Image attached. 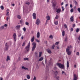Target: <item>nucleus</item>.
Instances as JSON below:
<instances>
[{
  "mask_svg": "<svg viewBox=\"0 0 80 80\" xmlns=\"http://www.w3.org/2000/svg\"><path fill=\"white\" fill-rule=\"evenodd\" d=\"M72 46L70 45L68 46L66 48V52L68 55H70L72 54V51L70 50Z\"/></svg>",
  "mask_w": 80,
  "mask_h": 80,
  "instance_id": "1",
  "label": "nucleus"
},
{
  "mask_svg": "<svg viewBox=\"0 0 80 80\" xmlns=\"http://www.w3.org/2000/svg\"><path fill=\"white\" fill-rule=\"evenodd\" d=\"M56 65L57 66H58L60 68L62 69L63 70H65V65H64V64L58 62L57 63Z\"/></svg>",
  "mask_w": 80,
  "mask_h": 80,
  "instance_id": "2",
  "label": "nucleus"
},
{
  "mask_svg": "<svg viewBox=\"0 0 80 80\" xmlns=\"http://www.w3.org/2000/svg\"><path fill=\"white\" fill-rule=\"evenodd\" d=\"M32 45H33V47L32 48V51H34V50L35 49V48H36V46L37 45V43L33 42L32 43Z\"/></svg>",
  "mask_w": 80,
  "mask_h": 80,
  "instance_id": "3",
  "label": "nucleus"
},
{
  "mask_svg": "<svg viewBox=\"0 0 80 80\" xmlns=\"http://www.w3.org/2000/svg\"><path fill=\"white\" fill-rule=\"evenodd\" d=\"M30 42L29 41L27 46L25 48L27 52H28V51H29V48H30Z\"/></svg>",
  "mask_w": 80,
  "mask_h": 80,
  "instance_id": "4",
  "label": "nucleus"
},
{
  "mask_svg": "<svg viewBox=\"0 0 80 80\" xmlns=\"http://www.w3.org/2000/svg\"><path fill=\"white\" fill-rule=\"evenodd\" d=\"M53 74L54 77H57V74H58V71H53Z\"/></svg>",
  "mask_w": 80,
  "mask_h": 80,
  "instance_id": "5",
  "label": "nucleus"
},
{
  "mask_svg": "<svg viewBox=\"0 0 80 80\" xmlns=\"http://www.w3.org/2000/svg\"><path fill=\"white\" fill-rule=\"evenodd\" d=\"M13 37L15 42H16L17 40V34L16 33H14L13 34Z\"/></svg>",
  "mask_w": 80,
  "mask_h": 80,
  "instance_id": "6",
  "label": "nucleus"
},
{
  "mask_svg": "<svg viewBox=\"0 0 80 80\" xmlns=\"http://www.w3.org/2000/svg\"><path fill=\"white\" fill-rule=\"evenodd\" d=\"M56 5H57V2H55L52 3V7L54 8H55L56 6Z\"/></svg>",
  "mask_w": 80,
  "mask_h": 80,
  "instance_id": "7",
  "label": "nucleus"
},
{
  "mask_svg": "<svg viewBox=\"0 0 80 80\" xmlns=\"http://www.w3.org/2000/svg\"><path fill=\"white\" fill-rule=\"evenodd\" d=\"M36 24L37 25H39V24L40 23V19H38L36 22Z\"/></svg>",
  "mask_w": 80,
  "mask_h": 80,
  "instance_id": "8",
  "label": "nucleus"
},
{
  "mask_svg": "<svg viewBox=\"0 0 80 80\" xmlns=\"http://www.w3.org/2000/svg\"><path fill=\"white\" fill-rule=\"evenodd\" d=\"M74 77L73 80H77V75L76 74H74Z\"/></svg>",
  "mask_w": 80,
  "mask_h": 80,
  "instance_id": "9",
  "label": "nucleus"
},
{
  "mask_svg": "<svg viewBox=\"0 0 80 80\" xmlns=\"http://www.w3.org/2000/svg\"><path fill=\"white\" fill-rule=\"evenodd\" d=\"M70 21L72 22H73V21H74V19H73V16H72L70 18Z\"/></svg>",
  "mask_w": 80,
  "mask_h": 80,
  "instance_id": "10",
  "label": "nucleus"
},
{
  "mask_svg": "<svg viewBox=\"0 0 80 80\" xmlns=\"http://www.w3.org/2000/svg\"><path fill=\"white\" fill-rule=\"evenodd\" d=\"M47 52L48 53H49V54H51V53H52V51H51V50H50L49 49H47L46 50Z\"/></svg>",
  "mask_w": 80,
  "mask_h": 80,
  "instance_id": "11",
  "label": "nucleus"
},
{
  "mask_svg": "<svg viewBox=\"0 0 80 80\" xmlns=\"http://www.w3.org/2000/svg\"><path fill=\"white\" fill-rule=\"evenodd\" d=\"M34 40H35V37L34 36H33L32 38L31 39V42H33Z\"/></svg>",
  "mask_w": 80,
  "mask_h": 80,
  "instance_id": "12",
  "label": "nucleus"
},
{
  "mask_svg": "<svg viewBox=\"0 0 80 80\" xmlns=\"http://www.w3.org/2000/svg\"><path fill=\"white\" fill-rule=\"evenodd\" d=\"M32 16L33 18H34V19H36V14L35 13H33L32 14Z\"/></svg>",
  "mask_w": 80,
  "mask_h": 80,
  "instance_id": "13",
  "label": "nucleus"
},
{
  "mask_svg": "<svg viewBox=\"0 0 80 80\" xmlns=\"http://www.w3.org/2000/svg\"><path fill=\"white\" fill-rule=\"evenodd\" d=\"M37 37L38 38H40V32H37Z\"/></svg>",
  "mask_w": 80,
  "mask_h": 80,
  "instance_id": "14",
  "label": "nucleus"
},
{
  "mask_svg": "<svg viewBox=\"0 0 80 80\" xmlns=\"http://www.w3.org/2000/svg\"><path fill=\"white\" fill-rule=\"evenodd\" d=\"M5 48H6V50H7L8 49V45H7V43H6L5 45Z\"/></svg>",
  "mask_w": 80,
  "mask_h": 80,
  "instance_id": "15",
  "label": "nucleus"
},
{
  "mask_svg": "<svg viewBox=\"0 0 80 80\" xmlns=\"http://www.w3.org/2000/svg\"><path fill=\"white\" fill-rule=\"evenodd\" d=\"M61 12V9H60V8L58 9L56 11V12H57V13H60V12Z\"/></svg>",
  "mask_w": 80,
  "mask_h": 80,
  "instance_id": "16",
  "label": "nucleus"
},
{
  "mask_svg": "<svg viewBox=\"0 0 80 80\" xmlns=\"http://www.w3.org/2000/svg\"><path fill=\"white\" fill-rule=\"evenodd\" d=\"M6 16L8 17H10V13L8 12H7L6 13Z\"/></svg>",
  "mask_w": 80,
  "mask_h": 80,
  "instance_id": "17",
  "label": "nucleus"
},
{
  "mask_svg": "<svg viewBox=\"0 0 80 80\" xmlns=\"http://www.w3.org/2000/svg\"><path fill=\"white\" fill-rule=\"evenodd\" d=\"M69 62H68V61H67V68H68L69 67Z\"/></svg>",
  "mask_w": 80,
  "mask_h": 80,
  "instance_id": "18",
  "label": "nucleus"
},
{
  "mask_svg": "<svg viewBox=\"0 0 80 80\" xmlns=\"http://www.w3.org/2000/svg\"><path fill=\"white\" fill-rule=\"evenodd\" d=\"M62 36L63 37H64L65 36V31H63L62 32Z\"/></svg>",
  "mask_w": 80,
  "mask_h": 80,
  "instance_id": "19",
  "label": "nucleus"
},
{
  "mask_svg": "<svg viewBox=\"0 0 80 80\" xmlns=\"http://www.w3.org/2000/svg\"><path fill=\"white\" fill-rule=\"evenodd\" d=\"M20 27V25H18L16 26V29H19V28Z\"/></svg>",
  "mask_w": 80,
  "mask_h": 80,
  "instance_id": "20",
  "label": "nucleus"
},
{
  "mask_svg": "<svg viewBox=\"0 0 80 80\" xmlns=\"http://www.w3.org/2000/svg\"><path fill=\"white\" fill-rule=\"evenodd\" d=\"M7 61H8V60H10V57L8 56L7 57V58L6 59Z\"/></svg>",
  "mask_w": 80,
  "mask_h": 80,
  "instance_id": "21",
  "label": "nucleus"
},
{
  "mask_svg": "<svg viewBox=\"0 0 80 80\" xmlns=\"http://www.w3.org/2000/svg\"><path fill=\"white\" fill-rule=\"evenodd\" d=\"M46 18L48 20H50V17L49 16H48L46 17Z\"/></svg>",
  "mask_w": 80,
  "mask_h": 80,
  "instance_id": "22",
  "label": "nucleus"
},
{
  "mask_svg": "<svg viewBox=\"0 0 80 80\" xmlns=\"http://www.w3.org/2000/svg\"><path fill=\"white\" fill-rule=\"evenodd\" d=\"M43 60V58L41 57L39 59V62H40V61H42Z\"/></svg>",
  "mask_w": 80,
  "mask_h": 80,
  "instance_id": "23",
  "label": "nucleus"
},
{
  "mask_svg": "<svg viewBox=\"0 0 80 80\" xmlns=\"http://www.w3.org/2000/svg\"><path fill=\"white\" fill-rule=\"evenodd\" d=\"M21 68H22V69H24V70H28V68H26L24 67V66H22Z\"/></svg>",
  "mask_w": 80,
  "mask_h": 80,
  "instance_id": "24",
  "label": "nucleus"
},
{
  "mask_svg": "<svg viewBox=\"0 0 80 80\" xmlns=\"http://www.w3.org/2000/svg\"><path fill=\"white\" fill-rule=\"evenodd\" d=\"M58 21H56L55 22H54V24L56 25H58Z\"/></svg>",
  "mask_w": 80,
  "mask_h": 80,
  "instance_id": "25",
  "label": "nucleus"
},
{
  "mask_svg": "<svg viewBox=\"0 0 80 80\" xmlns=\"http://www.w3.org/2000/svg\"><path fill=\"white\" fill-rule=\"evenodd\" d=\"M42 52H39V57H41V56H42Z\"/></svg>",
  "mask_w": 80,
  "mask_h": 80,
  "instance_id": "26",
  "label": "nucleus"
},
{
  "mask_svg": "<svg viewBox=\"0 0 80 80\" xmlns=\"http://www.w3.org/2000/svg\"><path fill=\"white\" fill-rule=\"evenodd\" d=\"M27 77L28 78V79H29L30 78V76L29 75H27Z\"/></svg>",
  "mask_w": 80,
  "mask_h": 80,
  "instance_id": "27",
  "label": "nucleus"
},
{
  "mask_svg": "<svg viewBox=\"0 0 80 80\" xmlns=\"http://www.w3.org/2000/svg\"><path fill=\"white\" fill-rule=\"evenodd\" d=\"M59 18V16H58V15H56V17L55 18V19H58V18Z\"/></svg>",
  "mask_w": 80,
  "mask_h": 80,
  "instance_id": "28",
  "label": "nucleus"
},
{
  "mask_svg": "<svg viewBox=\"0 0 80 80\" xmlns=\"http://www.w3.org/2000/svg\"><path fill=\"white\" fill-rule=\"evenodd\" d=\"M3 28H4V26H2L0 28V29L1 30H3Z\"/></svg>",
  "mask_w": 80,
  "mask_h": 80,
  "instance_id": "29",
  "label": "nucleus"
},
{
  "mask_svg": "<svg viewBox=\"0 0 80 80\" xmlns=\"http://www.w3.org/2000/svg\"><path fill=\"white\" fill-rule=\"evenodd\" d=\"M17 18H18V19H21V16L19 15H18L17 16Z\"/></svg>",
  "mask_w": 80,
  "mask_h": 80,
  "instance_id": "30",
  "label": "nucleus"
},
{
  "mask_svg": "<svg viewBox=\"0 0 80 80\" xmlns=\"http://www.w3.org/2000/svg\"><path fill=\"white\" fill-rule=\"evenodd\" d=\"M60 77L59 76H57L56 77V79L57 80H60Z\"/></svg>",
  "mask_w": 80,
  "mask_h": 80,
  "instance_id": "31",
  "label": "nucleus"
},
{
  "mask_svg": "<svg viewBox=\"0 0 80 80\" xmlns=\"http://www.w3.org/2000/svg\"><path fill=\"white\" fill-rule=\"evenodd\" d=\"M49 38H51V39H53V36L52 35H50L49 36Z\"/></svg>",
  "mask_w": 80,
  "mask_h": 80,
  "instance_id": "32",
  "label": "nucleus"
},
{
  "mask_svg": "<svg viewBox=\"0 0 80 80\" xmlns=\"http://www.w3.org/2000/svg\"><path fill=\"white\" fill-rule=\"evenodd\" d=\"M24 60H28V58H24Z\"/></svg>",
  "mask_w": 80,
  "mask_h": 80,
  "instance_id": "33",
  "label": "nucleus"
},
{
  "mask_svg": "<svg viewBox=\"0 0 80 80\" xmlns=\"http://www.w3.org/2000/svg\"><path fill=\"white\" fill-rule=\"evenodd\" d=\"M1 8L2 10H3V9H4V7H3V6H1Z\"/></svg>",
  "mask_w": 80,
  "mask_h": 80,
  "instance_id": "34",
  "label": "nucleus"
},
{
  "mask_svg": "<svg viewBox=\"0 0 80 80\" xmlns=\"http://www.w3.org/2000/svg\"><path fill=\"white\" fill-rule=\"evenodd\" d=\"M55 47V44H53L52 46V49H54Z\"/></svg>",
  "mask_w": 80,
  "mask_h": 80,
  "instance_id": "35",
  "label": "nucleus"
},
{
  "mask_svg": "<svg viewBox=\"0 0 80 80\" xmlns=\"http://www.w3.org/2000/svg\"><path fill=\"white\" fill-rule=\"evenodd\" d=\"M79 30H80V29H79V28H78L76 30V32H79Z\"/></svg>",
  "mask_w": 80,
  "mask_h": 80,
  "instance_id": "36",
  "label": "nucleus"
},
{
  "mask_svg": "<svg viewBox=\"0 0 80 80\" xmlns=\"http://www.w3.org/2000/svg\"><path fill=\"white\" fill-rule=\"evenodd\" d=\"M23 30L24 31V32H26V28H23Z\"/></svg>",
  "mask_w": 80,
  "mask_h": 80,
  "instance_id": "37",
  "label": "nucleus"
},
{
  "mask_svg": "<svg viewBox=\"0 0 80 80\" xmlns=\"http://www.w3.org/2000/svg\"><path fill=\"white\" fill-rule=\"evenodd\" d=\"M33 80H37V78H36V77H35V76L34 77Z\"/></svg>",
  "mask_w": 80,
  "mask_h": 80,
  "instance_id": "38",
  "label": "nucleus"
},
{
  "mask_svg": "<svg viewBox=\"0 0 80 80\" xmlns=\"http://www.w3.org/2000/svg\"><path fill=\"white\" fill-rule=\"evenodd\" d=\"M78 12H79L80 13V8H78Z\"/></svg>",
  "mask_w": 80,
  "mask_h": 80,
  "instance_id": "39",
  "label": "nucleus"
},
{
  "mask_svg": "<svg viewBox=\"0 0 80 80\" xmlns=\"http://www.w3.org/2000/svg\"><path fill=\"white\" fill-rule=\"evenodd\" d=\"M36 42H38V43H39V42H40V41L38 40V39H36Z\"/></svg>",
  "mask_w": 80,
  "mask_h": 80,
  "instance_id": "40",
  "label": "nucleus"
},
{
  "mask_svg": "<svg viewBox=\"0 0 80 80\" xmlns=\"http://www.w3.org/2000/svg\"><path fill=\"white\" fill-rule=\"evenodd\" d=\"M70 12H73V8L71 9V10H70Z\"/></svg>",
  "mask_w": 80,
  "mask_h": 80,
  "instance_id": "41",
  "label": "nucleus"
},
{
  "mask_svg": "<svg viewBox=\"0 0 80 80\" xmlns=\"http://www.w3.org/2000/svg\"><path fill=\"white\" fill-rule=\"evenodd\" d=\"M75 4L76 5H78V4L77 3V2L76 1H75Z\"/></svg>",
  "mask_w": 80,
  "mask_h": 80,
  "instance_id": "42",
  "label": "nucleus"
},
{
  "mask_svg": "<svg viewBox=\"0 0 80 80\" xmlns=\"http://www.w3.org/2000/svg\"><path fill=\"white\" fill-rule=\"evenodd\" d=\"M53 69L54 70H56L57 69V67H54Z\"/></svg>",
  "mask_w": 80,
  "mask_h": 80,
  "instance_id": "43",
  "label": "nucleus"
},
{
  "mask_svg": "<svg viewBox=\"0 0 80 80\" xmlns=\"http://www.w3.org/2000/svg\"><path fill=\"white\" fill-rule=\"evenodd\" d=\"M25 42H24L23 44H22V46L23 47V46H25Z\"/></svg>",
  "mask_w": 80,
  "mask_h": 80,
  "instance_id": "44",
  "label": "nucleus"
},
{
  "mask_svg": "<svg viewBox=\"0 0 80 80\" xmlns=\"http://www.w3.org/2000/svg\"><path fill=\"white\" fill-rule=\"evenodd\" d=\"M62 11H64V8L63 7V6L62 7Z\"/></svg>",
  "mask_w": 80,
  "mask_h": 80,
  "instance_id": "45",
  "label": "nucleus"
},
{
  "mask_svg": "<svg viewBox=\"0 0 80 80\" xmlns=\"http://www.w3.org/2000/svg\"><path fill=\"white\" fill-rule=\"evenodd\" d=\"M59 43V42H56V43H55V45H58V44Z\"/></svg>",
  "mask_w": 80,
  "mask_h": 80,
  "instance_id": "46",
  "label": "nucleus"
},
{
  "mask_svg": "<svg viewBox=\"0 0 80 80\" xmlns=\"http://www.w3.org/2000/svg\"><path fill=\"white\" fill-rule=\"evenodd\" d=\"M57 49H59V48H60V47H59V46H57Z\"/></svg>",
  "mask_w": 80,
  "mask_h": 80,
  "instance_id": "47",
  "label": "nucleus"
},
{
  "mask_svg": "<svg viewBox=\"0 0 80 80\" xmlns=\"http://www.w3.org/2000/svg\"><path fill=\"white\" fill-rule=\"evenodd\" d=\"M30 2H27L26 3V4H27V5H30Z\"/></svg>",
  "mask_w": 80,
  "mask_h": 80,
  "instance_id": "48",
  "label": "nucleus"
},
{
  "mask_svg": "<svg viewBox=\"0 0 80 80\" xmlns=\"http://www.w3.org/2000/svg\"><path fill=\"white\" fill-rule=\"evenodd\" d=\"M64 27H65V28H67V25L64 24Z\"/></svg>",
  "mask_w": 80,
  "mask_h": 80,
  "instance_id": "49",
  "label": "nucleus"
},
{
  "mask_svg": "<svg viewBox=\"0 0 80 80\" xmlns=\"http://www.w3.org/2000/svg\"><path fill=\"white\" fill-rule=\"evenodd\" d=\"M75 26H76L75 24H72V27L73 28H74V27H75Z\"/></svg>",
  "mask_w": 80,
  "mask_h": 80,
  "instance_id": "50",
  "label": "nucleus"
},
{
  "mask_svg": "<svg viewBox=\"0 0 80 80\" xmlns=\"http://www.w3.org/2000/svg\"><path fill=\"white\" fill-rule=\"evenodd\" d=\"M29 24V23H28V22H26V25H28Z\"/></svg>",
  "mask_w": 80,
  "mask_h": 80,
  "instance_id": "51",
  "label": "nucleus"
},
{
  "mask_svg": "<svg viewBox=\"0 0 80 80\" xmlns=\"http://www.w3.org/2000/svg\"><path fill=\"white\" fill-rule=\"evenodd\" d=\"M22 35H21V34H19L18 35V37H21V36Z\"/></svg>",
  "mask_w": 80,
  "mask_h": 80,
  "instance_id": "52",
  "label": "nucleus"
},
{
  "mask_svg": "<svg viewBox=\"0 0 80 80\" xmlns=\"http://www.w3.org/2000/svg\"><path fill=\"white\" fill-rule=\"evenodd\" d=\"M45 44H46V45H47V41H45L44 42Z\"/></svg>",
  "mask_w": 80,
  "mask_h": 80,
  "instance_id": "53",
  "label": "nucleus"
},
{
  "mask_svg": "<svg viewBox=\"0 0 80 80\" xmlns=\"http://www.w3.org/2000/svg\"><path fill=\"white\" fill-rule=\"evenodd\" d=\"M70 8H72L73 7V6H72V4H70Z\"/></svg>",
  "mask_w": 80,
  "mask_h": 80,
  "instance_id": "54",
  "label": "nucleus"
},
{
  "mask_svg": "<svg viewBox=\"0 0 80 80\" xmlns=\"http://www.w3.org/2000/svg\"><path fill=\"white\" fill-rule=\"evenodd\" d=\"M73 30V28H71V32H72Z\"/></svg>",
  "mask_w": 80,
  "mask_h": 80,
  "instance_id": "55",
  "label": "nucleus"
},
{
  "mask_svg": "<svg viewBox=\"0 0 80 80\" xmlns=\"http://www.w3.org/2000/svg\"><path fill=\"white\" fill-rule=\"evenodd\" d=\"M76 55H79V52H77L76 53Z\"/></svg>",
  "mask_w": 80,
  "mask_h": 80,
  "instance_id": "56",
  "label": "nucleus"
},
{
  "mask_svg": "<svg viewBox=\"0 0 80 80\" xmlns=\"http://www.w3.org/2000/svg\"><path fill=\"white\" fill-rule=\"evenodd\" d=\"M62 74H63V73H65V72H64V71H62Z\"/></svg>",
  "mask_w": 80,
  "mask_h": 80,
  "instance_id": "57",
  "label": "nucleus"
},
{
  "mask_svg": "<svg viewBox=\"0 0 80 80\" xmlns=\"http://www.w3.org/2000/svg\"><path fill=\"white\" fill-rule=\"evenodd\" d=\"M4 27H7V24H5L4 25Z\"/></svg>",
  "mask_w": 80,
  "mask_h": 80,
  "instance_id": "58",
  "label": "nucleus"
},
{
  "mask_svg": "<svg viewBox=\"0 0 80 80\" xmlns=\"http://www.w3.org/2000/svg\"><path fill=\"white\" fill-rule=\"evenodd\" d=\"M18 60H20V59H21V58H20V57H19L18 58Z\"/></svg>",
  "mask_w": 80,
  "mask_h": 80,
  "instance_id": "59",
  "label": "nucleus"
},
{
  "mask_svg": "<svg viewBox=\"0 0 80 80\" xmlns=\"http://www.w3.org/2000/svg\"><path fill=\"white\" fill-rule=\"evenodd\" d=\"M8 18H9L8 17H7V18L6 20H7V21H8Z\"/></svg>",
  "mask_w": 80,
  "mask_h": 80,
  "instance_id": "60",
  "label": "nucleus"
},
{
  "mask_svg": "<svg viewBox=\"0 0 80 80\" xmlns=\"http://www.w3.org/2000/svg\"><path fill=\"white\" fill-rule=\"evenodd\" d=\"M21 39L22 40H23V36L21 37Z\"/></svg>",
  "mask_w": 80,
  "mask_h": 80,
  "instance_id": "61",
  "label": "nucleus"
},
{
  "mask_svg": "<svg viewBox=\"0 0 80 80\" xmlns=\"http://www.w3.org/2000/svg\"><path fill=\"white\" fill-rule=\"evenodd\" d=\"M67 40V38H66L65 39V41L66 42V41Z\"/></svg>",
  "mask_w": 80,
  "mask_h": 80,
  "instance_id": "62",
  "label": "nucleus"
},
{
  "mask_svg": "<svg viewBox=\"0 0 80 80\" xmlns=\"http://www.w3.org/2000/svg\"><path fill=\"white\" fill-rule=\"evenodd\" d=\"M0 80H3V78H0Z\"/></svg>",
  "mask_w": 80,
  "mask_h": 80,
  "instance_id": "63",
  "label": "nucleus"
},
{
  "mask_svg": "<svg viewBox=\"0 0 80 80\" xmlns=\"http://www.w3.org/2000/svg\"><path fill=\"white\" fill-rule=\"evenodd\" d=\"M65 7H68V4H66Z\"/></svg>",
  "mask_w": 80,
  "mask_h": 80,
  "instance_id": "64",
  "label": "nucleus"
}]
</instances>
